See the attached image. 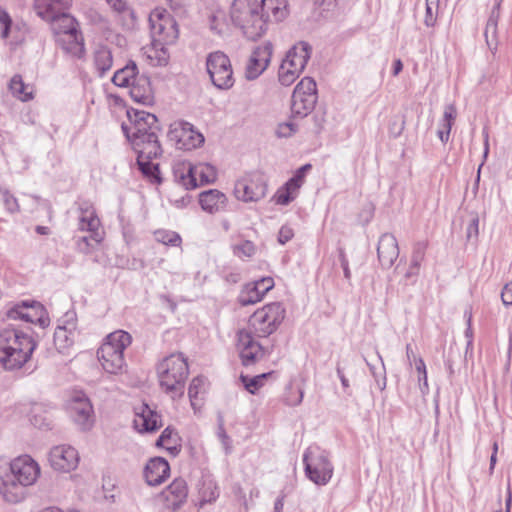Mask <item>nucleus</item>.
Returning <instances> with one entry per match:
<instances>
[{
  "instance_id": "f257e3e1",
  "label": "nucleus",
  "mask_w": 512,
  "mask_h": 512,
  "mask_svg": "<svg viewBox=\"0 0 512 512\" xmlns=\"http://www.w3.org/2000/svg\"><path fill=\"white\" fill-rule=\"evenodd\" d=\"M128 123L122 124V130L137 153L140 170L147 176H154L157 165L152 162L161 155L158 140L159 126L154 114L144 110H127Z\"/></svg>"
},
{
  "instance_id": "f03ea898",
  "label": "nucleus",
  "mask_w": 512,
  "mask_h": 512,
  "mask_svg": "<svg viewBox=\"0 0 512 512\" xmlns=\"http://www.w3.org/2000/svg\"><path fill=\"white\" fill-rule=\"evenodd\" d=\"M40 473L39 464L31 456H18L0 471V493L7 502L19 503L26 497L25 489L36 483Z\"/></svg>"
},
{
  "instance_id": "7ed1b4c3",
  "label": "nucleus",
  "mask_w": 512,
  "mask_h": 512,
  "mask_svg": "<svg viewBox=\"0 0 512 512\" xmlns=\"http://www.w3.org/2000/svg\"><path fill=\"white\" fill-rule=\"evenodd\" d=\"M36 343L21 330L5 328L0 331V365L5 370L22 368L31 358Z\"/></svg>"
},
{
  "instance_id": "20e7f679",
  "label": "nucleus",
  "mask_w": 512,
  "mask_h": 512,
  "mask_svg": "<svg viewBox=\"0 0 512 512\" xmlns=\"http://www.w3.org/2000/svg\"><path fill=\"white\" fill-rule=\"evenodd\" d=\"M188 375V362L182 353L170 354L157 365L159 385L173 399L183 395Z\"/></svg>"
},
{
  "instance_id": "39448f33",
  "label": "nucleus",
  "mask_w": 512,
  "mask_h": 512,
  "mask_svg": "<svg viewBox=\"0 0 512 512\" xmlns=\"http://www.w3.org/2000/svg\"><path fill=\"white\" fill-rule=\"evenodd\" d=\"M259 9L257 0H233L230 5L231 24L247 39L256 40L265 33V22Z\"/></svg>"
},
{
  "instance_id": "423d86ee",
  "label": "nucleus",
  "mask_w": 512,
  "mask_h": 512,
  "mask_svg": "<svg viewBox=\"0 0 512 512\" xmlns=\"http://www.w3.org/2000/svg\"><path fill=\"white\" fill-rule=\"evenodd\" d=\"M131 343L132 336L124 330H116L106 336L97 350L98 361L105 372L117 375L124 371V351Z\"/></svg>"
},
{
  "instance_id": "0eeeda50",
  "label": "nucleus",
  "mask_w": 512,
  "mask_h": 512,
  "mask_svg": "<svg viewBox=\"0 0 512 512\" xmlns=\"http://www.w3.org/2000/svg\"><path fill=\"white\" fill-rule=\"evenodd\" d=\"M306 477L318 486L326 485L333 476L334 467L329 453L318 445H310L303 454Z\"/></svg>"
},
{
  "instance_id": "6e6552de",
  "label": "nucleus",
  "mask_w": 512,
  "mask_h": 512,
  "mask_svg": "<svg viewBox=\"0 0 512 512\" xmlns=\"http://www.w3.org/2000/svg\"><path fill=\"white\" fill-rule=\"evenodd\" d=\"M285 317V309L280 303H271L257 310L249 320L247 330L253 331L257 338L272 334Z\"/></svg>"
},
{
  "instance_id": "1a4fd4ad",
  "label": "nucleus",
  "mask_w": 512,
  "mask_h": 512,
  "mask_svg": "<svg viewBox=\"0 0 512 512\" xmlns=\"http://www.w3.org/2000/svg\"><path fill=\"white\" fill-rule=\"evenodd\" d=\"M206 68L213 85L218 89L228 90L234 85L231 62L223 52L210 53L206 60Z\"/></svg>"
},
{
  "instance_id": "9d476101",
  "label": "nucleus",
  "mask_w": 512,
  "mask_h": 512,
  "mask_svg": "<svg viewBox=\"0 0 512 512\" xmlns=\"http://www.w3.org/2000/svg\"><path fill=\"white\" fill-rule=\"evenodd\" d=\"M317 102L316 82L304 77L295 87L292 95L291 112L300 118L310 114Z\"/></svg>"
},
{
  "instance_id": "9b49d317",
  "label": "nucleus",
  "mask_w": 512,
  "mask_h": 512,
  "mask_svg": "<svg viewBox=\"0 0 512 512\" xmlns=\"http://www.w3.org/2000/svg\"><path fill=\"white\" fill-rule=\"evenodd\" d=\"M66 410L72 422L82 431L90 430L95 423L93 406L83 392H75L67 401Z\"/></svg>"
},
{
  "instance_id": "f8f14e48",
  "label": "nucleus",
  "mask_w": 512,
  "mask_h": 512,
  "mask_svg": "<svg viewBox=\"0 0 512 512\" xmlns=\"http://www.w3.org/2000/svg\"><path fill=\"white\" fill-rule=\"evenodd\" d=\"M149 24L154 41L173 44L177 40V23L165 9H154L149 15Z\"/></svg>"
},
{
  "instance_id": "ddd939ff",
  "label": "nucleus",
  "mask_w": 512,
  "mask_h": 512,
  "mask_svg": "<svg viewBox=\"0 0 512 512\" xmlns=\"http://www.w3.org/2000/svg\"><path fill=\"white\" fill-rule=\"evenodd\" d=\"M267 194V181L263 174L253 172L236 181L235 197L242 202H257Z\"/></svg>"
},
{
  "instance_id": "4468645a",
  "label": "nucleus",
  "mask_w": 512,
  "mask_h": 512,
  "mask_svg": "<svg viewBox=\"0 0 512 512\" xmlns=\"http://www.w3.org/2000/svg\"><path fill=\"white\" fill-rule=\"evenodd\" d=\"M168 137L178 149L183 150L195 149L204 142L203 135L196 131L193 125L188 122H175L171 124Z\"/></svg>"
},
{
  "instance_id": "2eb2a0df",
  "label": "nucleus",
  "mask_w": 512,
  "mask_h": 512,
  "mask_svg": "<svg viewBox=\"0 0 512 512\" xmlns=\"http://www.w3.org/2000/svg\"><path fill=\"white\" fill-rule=\"evenodd\" d=\"M273 54V45L267 41L257 46L250 54L245 66V78L255 80L268 68Z\"/></svg>"
},
{
  "instance_id": "dca6fc26",
  "label": "nucleus",
  "mask_w": 512,
  "mask_h": 512,
  "mask_svg": "<svg viewBox=\"0 0 512 512\" xmlns=\"http://www.w3.org/2000/svg\"><path fill=\"white\" fill-rule=\"evenodd\" d=\"M256 337L253 331L247 329L238 332L237 348L244 365H251L261 360L266 354V349L256 340Z\"/></svg>"
},
{
  "instance_id": "f3484780",
  "label": "nucleus",
  "mask_w": 512,
  "mask_h": 512,
  "mask_svg": "<svg viewBox=\"0 0 512 512\" xmlns=\"http://www.w3.org/2000/svg\"><path fill=\"white\" fill-rule=\"evenodd\" d=\"M7 315L10 319L38 324L42 328L50 324L47 311L43 305L38 302H33L32 304L22 302L21 304H17L9 309Z\"/></svg>"
},
{
  "instance_id": "a211bd4d",
  "label": "nucleus",
  "mask_w": 512,
  "mask_h": 512,
  "mask_svg": "<svg viewBox=\"0 0 512 512\" xmlns=\"http://www.w3.org/2000/svg\"><path fill=\"white\" fill-rule=\"evenodd\" d=\"M79 460L78 451L70 445H57L51 448L49 452V463L54 470L59 472L75 470Z\"/></svg>"
},
{
  "instance_id": "6ab92c4d",
  "label": "nucleus",
  "mask_w": 512,
  "mask_h": 512,
  "mask_svg": "<svg viewBox=\"0 0 512 512\" xmlns=\"http://www.w3.org/2000/svg\"><path fill=\"white\" fill-rule=\"evenodd\" d=\"M311 169L310 164H305L298 168L293 175L282 187L274 194L273 200L278 205H288L299 194V190L305 182L306 173Z\"/></svg>"
},
{
  "instance_id": "aec40b11",
  "label": "nucleus",
  "mask_w": 512,
  "mask_h": 512,
  "mask_svg": "<svg viewBox=\"0 0 512 512\" xmlns=\"http://www.w3.org/2000/svg\"><path fill=\"white\" fill-rule=\"evenodd\" d=\"M76 330L77 321L74 313H66L58 321L54 332V345L59 352L65 353L74 344Z\"/></svg>"
},
{
  "instance_id": "412c9836",
  "label": "nucleus",
  "mask_w": 512,
  "mask_h": 512,
  "mask_svg": "<svg viewBox=\"0 0 512 512\" xmlns=\"http://www.w3.org/2000/svg\"><path fill=\"white\" fill-rule=\"evenodd\" d=\"M271 277H263L255 282L243 286L238 301L242 306L253 305L260 302L264 296L274 287Z\"/></svg>"
},
{
  "instance_id": "4be33fe9",
  "label": "nucleus",
  "mask_w": 512,
  "mask_h": 512,
  "mask_svg": "<svg viewBox=\"0 0 512 512\" xmlns=\"http://www.w3.org/2000/svg\"><path fill=\"white\" fill-rule=\"evenodd\" d=\"M79 229L91 233V239L95 243L101 241V234L99 233L100 220L96 214L93 205L89 202H81L79 204Z\"/></svg>"
},
{
  "instance_id": "5701e85b",
  "label": "nucleus",
  "mask_w": 512,
  "mask_h": 512,
  "mask_svg": "<svg viewBox=\"0 0 512 512\" xmlns=\"http://www.w3.org/2000/svg\"><path fill=\"white\" fill-rule=\"evenodd\" d=\"M134 428L140 432H154L162 426L161 416L148 405L141 404L135 408Z\"/></svg>"
},
{
  "instance_id": "b1692460",
  "label": "nucleus",
  "mask_w": 512,
  "mask_h": 512,
  "mask_svg": "<svg viewBox=\"0 0 512 512\" xmlns=\"http://www.w3.org/2000/svg\"><path fill=\"white\" fill-rule=\"evenodd\" d=\"M198 200L202 210L209 214L223 212L228 205V197L218 189H209L201 192Z\"/></svg>"
},
{
  "instance_id": "393cba45",
  "label": "nucleus",
  "mask_w": 512,
  "mask_h": 512,
  "mask_svg": "<svg viewBox=\"0 0 512 512\" xmlns=\"http://www.w3.org/2000/svg\"><path fill=\"white\" fill-rule=\"evenodd\" d=\"M259 12L263 15L265 31L270 20L281 21L287 15L286 0H257Z\"/></svg>"
},
{
  "instance_id": "a878e982",
  "label": "nucleus",
  "mask_w": 512,
  "mask_h": 512,
  "mask_svg": "<svg viewBox=\"0 0 512 512\" xmlns=\"http://www.w3.org/2000/svg\"><path fill=\"white\" fill-rule=\"evenodd\" d=\"M170 467L163 458L151 459L145 466L144 477L151 486L160 485L169 475Z\"/></svg>"
},
{
  "instance_id": "bb28decb",
  "label": "nucleus",
  "mask_w": 512,
  "mask_h": 512,
  "mask_svg": "<svg viewBox=\"0 0 512 512\" xmlns=\"http://www.w3.org/2000/svg\"><path fill=\"white\" fill-rule=\"evenodd\" d=\"M56 42L66 54L73 58H81L85 53L84 39L79 29L76 32L58 36Z\"/></svg>"
},
{
  "instance_id": "cd10ccee",
  "label": "nucleus",
  "mask_w": 512,
  "mask_h": 512,
  "mask_svg": "<svg viewBox=\"0 0 512 512\" xmlns=\"http://www.w3.org/2000/svg\"><path fill=\"white\" fill-rule=\"evenodd\" d=\"M310 54L311 47L309 44L306 42H299L288 50L282 62L291 68L302 72L310 58Z\"/></svg>"
},
{
  "instance_id": "c85d7f7f",
  "label": "nucleus",
  "mask_w": 512,
  "mask_h": 512,
  "mask_svg": "<svg viewBox=\"0 0 512 512\" xmlns=\"http://www.w3.org/2000/svg\"><path fill=\"white\" fill-rule=\"evenodd\" d=\"M128 88L135 102L144 105H151L154 102V93L148 76L140 74Z\"/></svg>"
},
{
  "instance_id": "c756f323",
  "label": "nucleus",
  "mask_w": 512,
  "mask_h": 512,
  "mask_svg": "<svg viewBox=\"0 0 512 512\" xmlns=\"http://www.w3.org/2000/svg\"><path fill=\"white\" fill-rule=\"evenodd\" d=\"M166 45V43H161L152 39L150 45L143 47V54L147 60H149L151 65L166 66L168 64L170 55Z\"/></svg>"
},
{
  "instance_id": "7c9ffc66",
  "label": "nucleus",
  "mask_w": 512,
  "mask_h": 512,
  "mask_svg": "<svg viewBox=\"0 0 512 512\" xmlns=\"http://www.w3.org/2000/svg\"><path fill=\"white\" fill-rule=\"evenodd\" d=\"M51 23V29L55 35V38L62 36L63 34H70L78 30V23L71 15L60 12L51 19H45Z\"/></svg>"
},
{
  "instance_id": "2f4dec72",
  "label": "nucleus",
  "mask_w": 512,
  "mask_h": 512,
  "mask_svg": "<svg viewBox=\"0 0 512 512\" xmlns=\"http://www.w3.org/2000/svg\"><path fill=\"white\" fill-rule=\"evenodd\" d=\"M70 2L71 0H35V10L43 20L51 19L68 8Z\"/></svg>"
},
{
  "instance_id": "473e14b6",
  "label": "nucleus",
  "mask_w": 512,
  "mask_h": 512,
  "mask_svg": "<svg viewBox=\"0 0 512 512\" xmlns=\"http://www.w3.org/2000/svg\"><path fill=\"white\" fill-rule=\"evenodd\" d=\"M187 495V485L183 479H175L165 492L167 501L174 509L179 508L185 502Z\"/></svg>"
},
{
  "instance_id": "72a5a7b5",
  "label": "nucleus",
  "mask_w": 512,
  "mask_h": 512,
  "mask_svg": "<svg viewBox=\"0 0 512 512\" xmlns=\"http://www.w3.org/2000/svg\"><path fill=\"white\" fill-rule=\"evenodd\" d=\"M174 179L185 189H194L198 186L192 173V164L190 162H178L173 167Z\"/></svg>"
},
{
  "instance_id": "f704fd0d",
  "label": "nucleus",
  "mask_w": 512,
  "mask_h": 512,
  "mask_svg": "<svg viewBox=\"0 0 512 512\" xmlns=\"http://www.w3.org/2000/svg\"><path fill=\"white\" fill-rule=\"evenodd\" d=\"M93 63L100 76H103L112 68L113 56L109 47L97 45L93 51Z\"/></svg>"
},
{
  "instance_id": "c9c22d12",
  "label": "nucleus",
  "mask_w": 512,
  "mask_h": 512,
  "mask_svg": "<svg viewBox=\"0 0 512 512\" xmlns=\"http://www.w3.org/2000/svg\"><path fill=\"white\" fill-rule=\"evenodd\" d=\"M138 67L135 62L129 61L126 66L118 69L112 78V82L119 87L128 88L138 77Z\"/></svg>"
},
{
  "instance_id": "e433bc0d",
  "label": "nucleus",
  "mask_w": 512,
  "mask_h": 512,
  "mask_svg": "<svg viewBox=\"0 0 512 512\" xmlns=\"http://www.w3.org/2000/svg\"><path fill=\"white\" fill-rule=\"evenodd\" d=\"M230 18H227L226 12L221 8H216L209 16L210 30L218 35H225L230 29Z\"/></svg>"
},
{
  "instance_id": "4c0bfd02",
  "label": "nucleus",
  "mask_w": 512,
  "mask_h": 512,
  "mask_svg": "<svg viewBox=\"0 0 512 512\" xmlns=\"http://www.w3.org/2000/svg\"><path fill=\"white\" fill-rule=\"evenodd\" d=\"M192 173L198 185L210 184L216 181L217 171L214 166L208 163L192 165Z\"/></svg>"
},
{
  "instance_id": "58836bf2",
  "label": "nucleus",
  "mask_w": 512,
  "mask_h": 512,
  "mask_svg": "<svg viewBox=\"0 0 512 512\" xmlns=\"http://www.w3.org/2000/svg\"><path fill=\"white\" fill-rule=\"evenodd\" d=\"M11 93L21 101H29L33 98V87L23 82L20 75H15L10 80Z\"/></svg>"
},
{
  "instance_id": "ea45409f",
  "label": "nucleus",
  "mask_w": 512,
  "mask_h": 512,
  "mask_svg": "<svg viewBox=\"0 0 512 512\" xmlns=\"http://www.w3.org/2000/svg\"><path fill=\"white\" fill-rule=\"evenodd\" d=\"M206 380L204 377H195L192 379L189 389L188 395L190 398V402L194 410L198 409L201 406L202 395L205 392Z\"/></svg>"
},
{
  "instance_id": "a19ab883",
  "label": "nucleus",
  "mask_w": 512,
  "mask_h": 512,
  "mask_svg": "<svg viewBox=\"0 0 512 512\" xmlns=\"http://www.w3.org/2000/svg\"><path fill=\"white\" fill-rule=\"evenodd\" d=\"M180 437L171 427H167L158 438L156 444L163 447L171 453H177L179 450Z\"/></svg>"
},
{
  "instance_id": "79ce46f5",
  "label": "nucleus",
  "mask_w": 512,
  "mask_h": 512,
  "mask_svg": "<svg viewBox=\"0 0 512 512\" xmlns=\"http://www.w3.org/2000/svg\"><path fill=\"white\" fill-rule=\"evenodd\" d=\"M233 254L241 260L252 258L257 251L256 246L249 240H241L232 245Z\"/></svg>"
},
{
  "instance_id": "37998d69",
  "label": "nucleus",
  "mask_w": 512,
  "mask_h": 512,
  "mask_svg": "<svg viewBox=\"0 0 512 512\" xmlns=\"http://www.w3.org/2000/svg\"><path fill=\"white\" fill-rule=\"evenodd\" d=\"M0 201L6 212L16 214L20 212V204L16 196L6 188H0Z\"/></svg>"
},
{
  "instance_id": "c03bdc74",
  "label": "nucleus",
  "mask_w": 512,
  "mask_h": 512,
  "mask_svg": "<svg viewBox=\"0 0 512 512\" xmlns=\"http://www.w3.org/2000/svg\"><path fill=\"white\" fill-rule=\"evenodd\" d=\"M219 497V489L212 480L204 482L201 490V500L199 507L202 508L207 503H213Z\"/></svg>"
},
{
  "instance_id": "a18cd8bd",
  "label": "nucleus",
  "mask_w": 512,
  "mask_h": 512,
  "mask_svg": "<svg viewBox=\"0 0 512 512\" xmlns=\"http://www.w3.org/2000/svg\"><path fill=\"white\" fill-rule=\"evenodd\" d=\"M154 235H155V239L159 243H162L164 245L178 247L182 243L181 236L177 232H174V231L161 229V230H157L154 233Z\"/></svg>"
},
{
  "instance_id": "49530a36",
  "label": "nucleus",
  "mask_w": 512,
  "mask_h": 512,
  "mask_svg": "<svg viewBox=\"0 0 512 512\" xmlns=\"http://www.w3.org/2000/svg\"><path fill=\"white\" fill-rule=\"evenodd\" d=\"M300 74L301 72L291 68L284 62H281L278 70V80L283 86H290Z\"/></svg>"
},
{
  "instance_id": "de8ad7c7",
  "label": "nucleus",
  "mask_w": 512,
  "mask_h": 512,
  "mask_svg": "<svg viewBox=\"0 0 512 512\" xmlns=\"http://www.w3.org/2000/svg\"><path fill=\"white\" fill-rule=\"evenodd\" d=\"M270 375L271 373H263L254 377L242 375L241 381L248 392L255 394L263 386L264 380Z\"/></svg>"
},
{
  "instance_id": "09e8293b",
  "label": "nucleus",
  "mask_w": 512,
  "mask_h": 512,
  "mask_svg": "<svg viewBox=\"0 0 512 512\" xmlns=\"http://www.w3.org/2000/svg\"><path fill=\"white\" fill-rule=\"evenodd\" d=\"M439 9V0H426L424 24L433 27L436 24Z\"/></svg>"
},
{
  "instance_id": "8fccbe9b",
  "label": "nucleus",
  "mask_w": 512,
  "mask_h": 512,
  "mask_svg": "<svg viewBox=\"0 0 512 512\" xmlns=\"http://www.w3.org/2000/svg\"><path fill=\"white\" fill-rule=\"evenodd\" d=\"M457 116V110L454 104H449L445 107L443 118L441 120L440 130H446L448 132L451 131L453 123Z\"/></svg>"
},
{
  "instance_id": "3c124183",
  "label": "nucleus",
  "mask_w": 512,
  "mask_h": 512,
  "mask_svg": "<svg viewBox=\"0 0 512 512\" xmlns=\"http://www.w3.org/2000/svg\"><path fill=\"white\" fill-rule=\"evenodd\" d=\"M304 396V391L301 388H293L290 386L285 394L284 402L290 407H295L301 404Z\"/></svg>"
},
{
  "instance_id": "603ef678",
  "label": "nucleus",
  "mask_w": 512,
  "mask_h": 512,
  "mask_svg": "<svg viewBox=\"0 0 512 512\" xmlns=\"http://www.w3.org/2000/svg\"><path fill=\"white\" fill-rule=\"evenodd\" d=\"M298 129V124L294 121V119H290L286 122L280 123L277 126L276 134L278 137L287 138L294 135Z\"/></svg>"
},
{
  "instance_id": "864d4df0",
  "label": "nucleus",
  "mask_w": 512,
  "mask_h": 512,
  "mask_svg": "<svg viewBox=\"0 0 512 512\" xmlns=\"http://www.w3.org/2000/svg\"><path fill=\"white\" fill-rule=\"evenodd\" d=\"M497 27L498 25L487 23L484 31L486 43L492 51L497 48Z\"/></svg>"
},
{
  "instance_id": "5fc2aeb1",
  "label": "nucleus",
  "mask_w": 512,
  "mask_h": 512,
  "mask_svg": "<svg viewBox=\"0 0 512 512\" xmlns=\"http://www.w3.org/2000/svg\"><path fill=\"white\" fill-rule=\"evenodd\" d=\"M10 27H11V18L9 16V14L4 10H0V36H1V38L5 39L9 36Z\"/></svg>"
},
{
  "instance_id": "6e6d98bb",
  "label": "nucleus",
  "mask_w": 512,
  "mask_h": 512,
  "mask_svg": "<svg viewBox=\"0 0 512 512\" xmlns=\"http://www.w3.org/2000/svg\"><path fill=\"white\" fill-rule=\"evenodd\" d=\"M405 126V120L403 116H397L391 120L389 125V132L393 137L399 136Z\"/></svg>"
},
{
  "instance_id": "4d7b16f0",
  "label": "nucleus",
  "mask_w": 512,
  "mask_h": 512,
  "mask_svg": "<svg viewBox=\"0 0 512 512\" xmlns=\"http://www.w3.org/2000/svg\"><path fill=\"white\" fill-rule=\"evenodd\" d=\"M479 234V218L477 215H475L470 223L467 226L466 229V237L468 240L472 238H477Z\"/></svg>"
},
{
  "instance_id": "13d9d810",
  "label": "nucleus",
  "mask_w": 512,
  "mask_h": 512,
  "mask_svg": "<svg viewBox=\"0 0 512 512\" xmlns=\"http://www.w3.org/2000/svg\"><path fill=\"white\" fill-rule=\"evenodd\" d=\"M389 240V246L391 247L390 248V251H389V259H390V262L393 263L394 260H396L399 256V247H398V243H397V240L395 238L394 235H388L386 233V240Z\"/></svg>"
},
{
  "instance_id": "bf43d9fd",
  "label": "nucleus",
  "mask_w": 512,
  "mask_h": 512,
  "mask_svg": "<svg viewBox=\"0 0 512 512\" xmlns=\"http://www.w3.org/2000/svg\"><path fill=\"white\" fill-rule=\"evenodd\" d=\"M502 2H503V0H495L494 1V6L490 12L487 23L498 25V21L500 18V8L502 5Z\"/></svg>"
},
{
  "instance_id": "052dcab7",
  "label": "nucleus",
  "mask_w": 512,
  "mask_h": 512,
  "mask_svg": "<svg viewBox=\"0 0 512 512\" xmlns=\"http://www.w3.org/2000/svg\"><path fill=\"white\" fill-rule=\"evenodd\" d=\"M218 437L220 439V442H221L225 452L230 453L231 448H232V441H231L230 437L227 435V433L225 432L222 425L219 426Z\"/></svg>"
},
{
  "instance_id": "680f3d73",
  "label": "nucleus",
  "mask_w": 512,
  "mask_h": 512,
  "mask_svg": "<svg viewBox=\"0 0 512 512\" xmlns=\"http://www.w3.org/2000/svg\"><path fill=\"white\" fill-rule=\"evenodd\" d=\"M294 236V231L289 226H283L281 227L279 234H278V241L281 244H285L288 241H290Z\"/></svg>"
},
{
  "instance_id": "e2e57ef3",
  "label": "nucleus",
  "mask_w": 512,
  "mask_h": 512,
  "mask_svg": "<svg viewBox=\"0 0 512 512\" xmlns=\"http://www.w3.org/2000/svg\"><path fill=\"white\" fill-rule=\"evenodd\" d=\"M416 370L419 373V381H423L424 385L427 386V373L426 366L422 358L415 359Z\"/></svg>"
},
{
  "instance_id": "0e129e2a",
  "label": "nucleus",
  "mask_w": 512,
  "mask_h": 512,
  "mask_svg": "<svg viewBox=\"0 0 512 512\" xmlns=\"http://www.w3.org/2000/svg\"><path fill=\"white\" fill-rule=\"evenodd\" d=\"M465 317H467V324H468V327L465 331V336L468 338L467 347H466V353H468L469 349H472V339H473V332H472V328H471V318H472L471 312L465 311Z\"/></svg>"
},
{
  "instance_id": "69168bd1",
  "label": "nucleus",
  "mask_w": 512,
  "mask_h": 512,
  "mask_svg": "<svg viewBox=\"0 0 512 512\" xmlns=\"http://www.w3.org/2000/svg\"><path fill=\"white\" fill-rule=\"evenodd\" d=\"M421 260H422L421 254H415L412 257L411 267H410V270L405 273V278H410L411 276H413L417 273V270L419 268Z\"/></svg>"
},
{
  "instance_id": "338daca9",
  "label": "nucleus",
  "mask_w": 512,
  "mask_h": 512,
  "mask_svg": "<svg viewBox=\"0 0 512 512\" xmlns=\"http://www.w3.org/2000/svg\"><path fill=\"white\" fill-rule=\"evenodd\" d=\"M501 299L504 305H512V282L507 283L502 289Z\"/></svg>"
},
{
  "instance_id": "774afa93",
  "label": "nucleus",
  "mask_w": 512,
  "mask_h": 512,
  "mask_svg": "<svg viewBox=\"0 0 512 512\" xmlns=\"http://www.w3.org/2000/svg\"><path fill=\"white\" fill-rule=\"evenodd\" d=\"M322 11H332L337 6V0H316Z\"/></svg>"
}]
</instances>
